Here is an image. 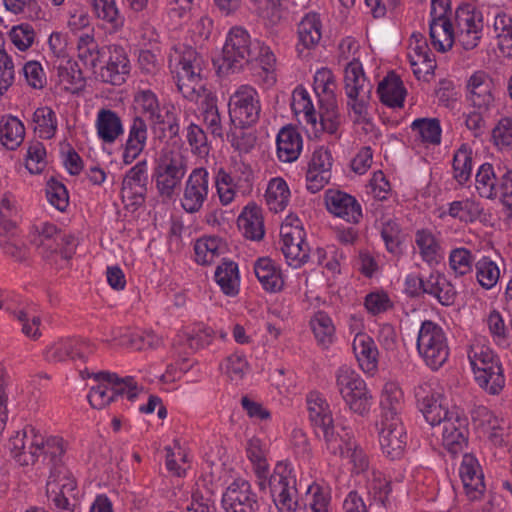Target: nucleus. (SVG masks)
Returning <instances> with one entry per match:
<instances>
[{
  "label": "nucleus",
  "instance_id": "423d86ee",
  "mask_svg": "<svg viewBox=\"0 0 512 512\" xmlns=\"http://www.w3.org/2000/svg\"><path fill=\"white\" fill-rule=\"evenodd\" d=\"M344 90L347 105L353 113V121L372 126L368 113L372 84L366 78L362 64L358 60L349 62L344 70Z\"/></svg>",
  "mask_w": 512,
  "mask_h": 512
},
{
  "label": "nucleus",
  "instance_id": "bb28decb",
  "mask_svg": "<svg viewBox=\"0 0 512 512\" xmlns=\"http://www.w3.org/2000/svg\"><path fill=\"white\" fill-rule=\"evenodd\" d=\"M414 242L422 261L427 265L437 266L444 259V248L441 239L431 230H417Z\"/></svg>",
  "mask_w": 512,
  "mask_h": 512
},
{
  "label": "nucleus",
  "instance_id": "2f4dec72",
  "mask_svg": "<svg viewBox=\"0 0 512 512\" xmlns=\"http://www.w3.org/2000/svg\"><path fill=\"white\" fill-rule=\"evenodd\" d=\"M276 144L279 160L286 163L296 161L303 147L300 133L292 127H284L279 131Z\"/></svg>",
  "mask_w": 512,
  "mask_h": 512
},
{
  "label": "nucleus",
  "instance_id": "09e8293b",
  "mask_svg": "<svg viewBox=\"0 0 512 512\" xmlns=\"http://www.w3.org/2000/svg\"><path fill=\"white\" fill-rule=\"evenodd\" d=\"M34 132L42 139H52L58 129L56 113L47 106L37 108L32 117Z\"/></svg>",
  "mask_w": 512,
  "mask_h": 512
},
{
  "label": "nucleus",
  "instance_id": "a878e982",
  "mask_svg": "<svg viewBox=\"0 0 512 512\" xmlns=\"http://www.w3.org/2000/svg\"><path fill=\"white\" fill-rule=\"evenodd\" d=\"M320 438L323 439L327 452L339 458H345L357 444L352 430L341 425H333L321 433Z\"/></svg>",
  "mask_w": 512,
  "mask_h": 512
},
{
  "label": "nucleus",
  "instance_id": "603ef678",
  "mask_svg": "<svg viewBox=\"0 0 512 512\" xmlns=\"http://www.w3.org/2000/svg\"><path fill=\"white\" fill-rule=\"evenodd\" d=\"M310 326L317 343L323 348H328L335 339V326L331 317L318 311L310 320Z\"/></svg>",
  "mask_w": 512,
  "mask_h": 512
},
{
  "label": "nucleus",
  "instance_id": "ddd939ff",
  "mask_svg": "<svg viewBox=\"0 0 512 512\" xmlns=\"http://www.w3.org/2000/svg\"><path fill=\"white\" fill-rule=\"evenodd\" d=\"M209 192V172L202 167L193 169L184 184L181 207L189 214L199 212L207 201Z\"/></svg>",
  "mask_w": 512,
  "mask_h": 512
},
{
  "label": "nucleus",
  "instance_id": "a18cd8bd",
  "mask_svg": "<svg viewBox=\"0 0 512 512\" xmlns=\"http://www.w3.org/2000/svg\"><path fill=\"white\" fill-rule=\"evenodd\" d=\"M37 232L34 243L39 253L44 258L49 259L50 256L58 252L60 248V230L52 223H42L37 228Z\"/></svg>",
  "mask_w": 512,
  "mask_h": 512
},
{
  "label": "nucleus",
  "instance_id": "412c9836",
  "mask_svg": "<svg viewBox=\"0 0 512 512\" xmlns=\"http://www.w3.org/2000/svg\"><path fill=\"white\" fill-rule=\"evenodd\" d=\"M92 353L90 344L82 338L59 339L45 350V358L49 362H63L68 359L86 360Z\"/></svg>",
  "mask_w": 512,
  "mask_h": 512
},
{
  "label": "nucleus",
  "instance_id": "6e6d98bb",
  "mask_svg": "<svg viewBox=\"0 0 512 512\" xmlns=\"http://www.w3.org/2000/svg\"><path fill=\"white\" fill-rule=\"evenodd\" d=\"M475 276L485 290L494 288L500 279V268L489 256H483L475 263Z\"/></svg>",
  "mask_w": 512,
  "mask_h": 512
},
{
  "label": "nucleus",
  "instance_id": "4d7b16f0",
  "mask_svg": "<svg viewBox=\"0 0 512 512\" xmlns=\"http://www.w3.org/2000/svg\"><path fill=\"white\" fill-rule=\"evenodd\" d=\"M473 151L467 144H462L453 156V177L460 184H466L472 172Z\"/></svg>",
  "mask_w": 512,
  "mask_h": 512
},
{
  "label": "nucleus",
  "instance_id": "c756f323",
  "mask_svg": "<svg viewBox=\"0 0 512 512\" xmlns=\"http://www.w3.org/2000/svg\"><path fill=\"white\" fill-rule=\"evenodd\" d=\"M352 348L361 369L365 373L374 374L379 356L374 340L366 333H359L354 337Z\"/></svg>",
  "mask_w": 512,
  "mask_h": 512
},
{
  "label": "nucleus",
  "instance_id": "6ab92c4d",
  "mask_svg": "<svg viewBox=\"0 0 512 512\" xmlns=\"http://www.w3.org/2000/svg\"><path fill=\"white\" fill-rule=\"evenodd\" d=\"M322 32L323 23L320 14L308 12L300 19L296 28V51L300 57L307 56L319 45Z\"/></svg>",
  "mask_w": 512,
  "mask_h": 512
},
{
  "label": "nucleus",
  "instance_id": "cd10ccee",
  "mask_svg": "<svg viewBox=\"0 0 512 512\" xmlns=\"http://www.w3.org/2000/svg\"><path fill=\"white\" fill-rule=\"evenodd\" d=\"M306 401L310 423L315 434L321 437V433L334 425L330 406L326 399L318 392L309 393Z\"/></svg>",
  "mask_w": 512,
  "mask_h": 512
},
{
  "label": "nucleus",
  "instance_id": "13d9d810",
  "mask_svg": "<svg viewBox=\"0 0 512 512\" xmlns=\"http://www.w3.org/2000/svg\"><path fill=\"white\" fill-rule=\"evenodd\" d=\"M493 33L501 52L512 58V18L504 13L496 15Z\"/></svg>",
  "mask_w": 512,
  "mask_h": 512
},
{
  "label": "nucleus",
  "instance_id": "a19ab883",
  "mask_svg": "<svg viewBox=\"0 0 512 512\" xmlns=\"http://www.w3.org/2000/svg\"><path fill=\"white\" fill-rule=\"evenodd\" d=\"M341 124V117L335 100L319 103V113L317 116V126L311 128L310 132L314 137H318L320 133L327 132L335 134Z\"/></svg>",
  "mask_w": 512,
  "mask_h": 512
},
{
  "label": "nucleus",
  "instance_id": "2eb2a0df",
  "mask_svg": "<svg viewBox=\"0 0 512 512\" xmlns=\"http://www.w3.org/2000/svg\"><path fill=\"white\" fill-rule=\"evenodd\" d=\"M107 58L101 67V80L105 83L120 86L126 82L130 73V63L124 50L116 45L98 50V58Z\"/></svg>",
  "mask_w": 512,
  "mask_h": 512
},
{
  "label": "nucleus",
  "instance_id": "052dcab7",
  "mask_svg": "<svg viewBox=\"0 0 512 512\" xmlns=\"http://www.w3.org/2000/svg\"><path fill=\"white\" fill-rule=\"evenodd\" d=\"M7 34L14 49L20 53L27 52L36 39V32L29 23L14 25Z\"/></svg>",
  "mask_w": 512,
  "mask_h": 512
},
{
  "label": "nucleus",
  "instance_id": "ea45409f",
  "mask_svg": "<svg viewBox=\"0 0 512 512\" xmlns=\"http://www.w3.org/2000/svg\"><path fill=\"white\" fill-rule=\"evenodd\" d=\"M254 62H256L253 72L254 81L264 88L272 87L277 78L275 73L276 58L270 47H263L262 54Z\"/></svg>",
  "mask_w": 512,
  "mask_h": 512
},
{
  "label": "nucleus",
  "instance_id": "c03bdc74",
  "mask_svg": "<svg viewBox=\"0 0 512 512\" xmlns=\"http://www.w3.org/2000/svg\"><path fill=\"white\" fill-rule=\"evenodd\" d=\"M214 278L225 295L233 297L238 294L240 277L238 265L235 262L223 261L216 268Z\"/></svg>",
  "mask_w": 512,
  "mask_h": 512
},
{
  "label": "nucleus",
  "instance_id": "0e129e2a",
  "mask_svg": "<svg viewBox=\"0 0 512 512\" xmlns=\"http://www.w3.org/2000/svg\"><path fill=\"white\" fill-rule=\"evenodd\" d=\"M478 386L489 395H499L506 384V378L503 368H497L488 373H479L477 378H474Z\"/></svg>",
  "mask_w": 512,
  "mask_h": 512
},
{
  "label": "nucleus",
  "instance_id": "f704fd0d",
  "mask_svg": "<svg viewBox=\"0 0 512 512\" xmlns=\"http://www.w3.org/2000/svg\"><path fill=\"white\" fill-rule=\"evenodd\" d=\"M410 128L414 141L425 147L441 143L442 129L437 118H417L411 123Z\"/></svg>",
  "mask_w": 512,
  "mask_h": 512
},
{
  "label": "nucleus",
  "instance_id": "1a4fd4ad",
  "mask_svg": "<svg viewBox=\"0 0 512 512\" xmlns=\"http://www.w3.org/2000/svg\"><path fill=\"white\" fill-rule=\"evenodd\" d=\"M336 386L351 411L361 416L369 413L372 395L358 373L348 366H341L336 371Z\"/></svg>",
  "mask_w": 512,
  "mask_h": 512
},
{
  "label": "nucleus",
  "instance_id": "37998d69",
  "mask_svg": "<svg viewBox=\"0 0 512 512\" xmlns=\"http://www.w3.org/2000/svg\"><path fill=\"white\" fill-rule=\"evenodd\" d=\"M403 399V392L398 383H385L380 398L382 418H401L400 412L403 408Z\"/></svg>",
  "mask_w": 512,
  "mask_h": 512
},
{
  "label": "nucleus",
  "instance_id": "69168bd1",
  "mask_svg": "<svg viewBox=\"0 0 512 512\" xmlns=\"http://www.w3.org/2000/svg\"><path fill=\"white\" fill-rule=\"evenodd\" d=\"M47 153L43 143L31 142L27 147L25 166L31 174H40L47 164Z\"/></svg>",
  "mask_w": 512,
  "mask_h": 512
},
{
  "label": "nucleus",
  "instance_id": "4468645a",
  "mask_svg": "<svg viewBox=\"0 0 512 512\" xmlns=\"http://www.w3.org/2000/svg\"><path fill=\"white\" fill-rule=\"evenodd\" d=\"M124 394L130 401L138 396V386L133 377L119 378L115 373L98 371V405H108L116 396Z\"/></svg>",
  "mask_w": 512,
  "mask_h": 512
},
{
  "label": "nucleus",
  "instance_id": "20e7f679",
  "mask_svg": "<svg viewBox=\"0 0 512 512\" xmlns=\"http://www.w3.org/2000/svg\"><path fill=\"white\" fill-rule=\"evenodd\" d=\"M168 64L171 72L175 73L178 91L193 100L203 88L204 58L193 47L178 44L171 48Z\"/></svg>",
  "mask_w": 512,
  "mask_h": 512
},
{
  "label": "nucleus",
  "instance_id": "f3484780",
  "mask_svg": "<svg viewBox=\"0 0 512 512\" xmlns=\"http://www.w3.org/2000/svg\"><path fill=\"white\" fill-rule=\"evenodd\" d=\"M406 431L401 418H382L379 442L383 454L391 460L402 457L406 447Z\"/></svg>",
  "mask_w": 512,
  "mask_h": 512
},
{
  "label": "nucleus",
  "instance_id": "0eeeda50",
  "mask_svg": "<svg viewBox=\"0 0 512 512\" xmlns=\"http://www.w3.org/2000/svg\"><path fill=\"white\" fill-rule=\"evenodd\" d=\"M187 169V161L179 151L168 148L161 150L156 160L153 178L158 195L163 201L174 199Z\"/></svg>",
  "mask_w": 512,
  "mask_h": 512
},
{
  "label": "nucleus",
  "instance_id": "72a5a7b5",
  "mask_svg": "<svg viewBox=\"0 0 512 512\" xmlns=\"http://www.w3.org/2000/svg\"><path fill=\"white\" fill-rule=\"evenodd\" d=\"M255 275L263 289L270 293L280 292L284 279L280 268L270 258H260L254 265Z\"/></svg>",
  "mask_w": 512,
  "mask_h": 512
},
{
  "label": "nucleus",
  "instance_id": "dca6fc26",
  "mask_svg": "<svg viewBox=\"0 0 512 512\" xmlns=\"http://www.w3.org/2000/svg\"><path fill=\"white\" fill-rule=\"evenodd\" d=\"M222 507L226 512H253L258 507L257 495L249 481L235 479L222 495Z\"/></svg>",
  "mask_w": 512,
  "mask_h": 512
},
{
  "label": "nucleus",
  "instance_id": "393cba45",
  "mask_svg": "<svg viewBox=\"0 0 512 512\" xmlns=\"http://www.w3.org/2000/svg\"><path fill=\"white\" fill-rule=\"evenodd\" d=\"M492 87V79L485 71H475L466 83L467 100L478 110L488 111L494 101Z\"/></svg>",
  "mask_w": 512,
  "mask_h": 512
},
{
  "label": "nucleus",
  "instance_id": "9d476101",
  "mask_svg": "<svg viewBox=\"0 0 512 512\" xmlns=\"http://www.w3.org/2000/svg\"><path fill=\"white\" fill-rule=\"evenodd\" d=\"M229 116L233 123L242 127L256 124L260 118L262 106L258 91L251 85H240L230 96Z\"/></svg>",
  "mask_w": 512,
  "mask_h": 512
},
{
  "label": "nucleus",
  "instance_id": "39448f33",
  "mask_svg": "<svg viewBox=\"0 0 512 512\" xmlns=\"http://www.w3.org/2000/svg\"><path fill=\"white\" fill-rule=\"evenodd\" d=\"M263 47L268 46L253 40L244 27L234 26L226 35L219 69L226 74L240 72L259 58Z\"/></svg>",
  "mask_w": 512,
  "mask_h": 512
},
{
  "label": "nucleus",
  "instance_id": "79ce46f5",
  "mask_svg": "<svg viewBox=\"0 0 512 512\" xmlns=\"http://www.w3.org/2000/svg\"><path fill=\"white\" fill-rule=\"evenodd\" d=\"M25 137L24 124L15 116L5 115L0 120V143L9 150L21 145Z\"/></svg>",
  "mask_w": 512,
  "mask_h": 512
},
{
  "label": "nucleus",
  "instance_id": "f257e3e1",
  "mask_svg": "<svg viewBox=\"0 0 512 512\" xmlns=\"http://www.w3.org/2000/svg\"><path fill=\"white\" fill-rule=\"evenodd\" d=\"M266 453V447L259 438L253 437L247 441L246 455L259 480L260 489H264L267 482L272 501L278 512H296L300 504L295 467L290 461L281 460L276 462L272 473L269 474Z\"/></svg>",
  "mask_w": 512,
  "mask_h": 512
},
{
  "label": "nucleus",
  "instance_id": "864d4df0",
  "mask_svg": "<svg viewBox=\"0 0 512 512\" xmlns=\"http://www.w3.org/2000/svg\"><path fill=\"white\" fill-rule=\"evenodd\" d=\"M265 197L270 210L274 212L284 210L290 199V190L286 181L280 177L272 178L268 183Z\"/></svg>",
  "mask_w": 512,
  "mask_h": 512
},
{
  "label": "nucleus",
  "instance_id": "4c0bfd02",
  "mask_svg": "<svg viewBox=\"0 0 512 512\" xmlns=\"http://www.w3.org/2000/svg\"><path fill=\"white\" fill-rule=\"evenodd\" d=\"M291 107L296 116L302 117L299 121L305 123L308 132L317 126L318 113L309 92L303 86H297L293 90Z\"/></svg>",
  "mask_w": 512,
  "mask_h": 512
},
{
  "label": "nucleus",
  "instance_id": "de8ad7c7",
  "mask_svg": "<svg viewBox=\"0 0 512 512\" xmlns=\"http://www.w3.org/2000/svg\"><path fill=\"white\" fill-rule=\"evenodd\" d=\"M475 189L478 195L486 199L498 197V180L494 167L490 163H483L475 175Z\"/></svg>",
  "mask_w": 512,
  "mask_h": 512
},
{
  "label": "nucleus",
  "instance_id": "473e14b6",
  "mask_svg": "<svg viewBox=\"0 0 512 512\" xmlns=\"http://www.w3.org/2000/svg\"><path fill=\"white\" fill-rule=\"evenodd\" d=\"M467 356L474 378H477L481 372L488 373L497 368H503L499 356L489 347L472 345L468 349Z\"/></svg>",
  "mask_w": 512,
  "mask_h": 512
},
{
  "label": "nucleus",
  "instance_id": "aec40b11",
  "mask_svg": "<svg viewBox=\"0 0 512 512\" xmlns=\"http://www.w3.org/2000/svg\"><path fill=\"white\" fill-rule=\"evenodd\" d=\"M327 210L336 217L357 224L362 218V209L357 199L340 190L329 189L325 192Z\"/></svg>",
  "mask_w": 512,
  "mask_h": 512
},
{
  "label": "nucleus",
  "instance_id": "f8f14e48",
  "mask_svg": "<svg viewBox=\"0 0 512 512\" xmlns=\"http://www.w3.org/2000/svg\"><path fill=\"white\" fill-rule=\"evenodd\" d=\"M76 481L64 463L51 468L46 483V495L58 512H74L68 497L76 489Z\"/></svg>",
  "mask_w": 512,
  "mask_h": 512
},
{
  "label": "nucleus",
  "instance_id": "e433bc0d",
  "mask_svg": "<svg viewBox=\"0 0 512 512\" xmlns=\"http://www.w3.org/2000/svg\"><path fill=\"white\" fill-rule=\"evenodd\" d=\"M377 94L384 105L401 108L404 104L406 90L401 79L396 74L390 73L379 82Z\"/></svg>",
  "mask_w": 512,
  "mask_h": 512
},
{
  "label": "nucleus",
  "instance_id": "8fccbe9b",
  "mask_svg": "<svg viewBox=\"0 0 512 512\" xmlns=\"http://www.w3.org/2000/svg\"><path fill=\"white\" fill-rule=\"evenodd\" d=\"M225 251V245L218 237H203L194 245L195 261L201 265H209Z\"/></svg>",
  "mask_w": 512,
  "mask_h": 512
},
{
  "label": "nucleus",
  "instance_id": "5fc2aeb1",
  "mask_svg": "<svg viewBox=\"0 0 512 512\" xmlns=\"http://www.w3.org/2000/svg\"><path fill=\"white\" fill-rule=\"evenodd\" d=\"M475 263L474 254L465 247L453 248L448 256V266L454 277L471 274Z\"/></svg>",
  "mask_w": 512,
  "mask_h": 512
},
{
  "label": "nucleus",
  "instance_id": "c85d7f7f",
  "mask_svg": "<svg viewBox=\"0 0 512 512\" xmlns=\"http://www.w3.org/2000/svg\"><path fill=\"white\" fill-rule=\"evenodd\" d=\"M429 295L443 306H451L456 300V290L446 276L432 271L424 276L423 295Z\"/></svg>",
  "mask_w": 512,
  "mask_h": 512
},
{
  "label": "nucleus",
  "instance_id": "9b49d317",
  "mask_svg": "<svg viewBox=\"0 0 512 512\" xmlns=\"http://www.w3.org/2000/svg\"><path fill=\"white\" fill-rule=\"evenodd\" d=\"M19 218V207L14 195L5 193L0 199V247L3 252L16 259L22 258V249L16 238V223Z\"/></svg>",
  "mask_w": 512,
  "mask_h": 512
},
{
  "label": "nucleus",
  "instance_id": "e2e57ef3",
  "mask_svg": "<svg viewBox=\"0 0 512 512\" xmlns=\"http://www.w3.org/2000/svg\"><path fill=\"white\" fill-rule=\"evenodd\" d=\"M46 197L48 202L60 212L66 211L69 206L67 188L55 177H51L47 180Z\"/></svg>",
  "mask_w": 512,
  "mask_h": 512
},
{
  "label": "nucleus",
  "instance_id": "c9c22d12",
  "mask_svg": "<svg viewBox=\"0 0 512 512\" xmlns=\"http://www.w3.org/2000/svg\"><path fill=\"white\" fill-rule=\"evenodd\" d=\"M237 225L247 239L258 241L264 236L262 212L255 204L247 205L243 209L237 219Z\"/></svg>",
  "mask_w": 512,
  "mask_h": 512
},
{
  "label": "nucleus",
  "instance_id": "58836bf2",
  "mask_svg": "<svg viewBox=\"0 0 512 512\" xmlns=\"http://www.w3.org/2000/svg\"><path fill=\"white\" fill-rule=\"evenodd\" d=\"M134 108L148 116L154 125L164 124L160 103L157 95L149 88H141L134 93Z\"/></svg>",
  "mask_w": 512,
  "mask_h": 512
},
{
  "label": "nucleus",
  "instance_id": "4be33fe9",
  "mask_svg": "<svg viewBox=\"0 0 512 512\" xmlns=\"http://www.w3.org/2000/svg\"><path fill=\"white\" fill-rule=\"evenodd\" d=\"M442 445L452 455L463 451L467 445L468 420L458 412L442 424Z\"/></svg>",
  "mask_w": 512,
  "mask_h": 512
},
{
  "label": "nucleus",
  "instance_id": "5701e85b",
  "mask_svg": "<svg viewBox=\"0 0 512 512\" xmlns=\"http://www.w3.org/2000/svg\"><path fill=\"white\" fill-rule=\"evenodd\" d=\"M147 160L137 162L125 175L122 184L123 199L131 200L132 205H142L147 192Z\"/></svg>",
  "mask_w": 512,
  "mask_h": 512
},
{
  "label": "nucleus",
  "instance_id": "680f3d73",
  "mask_svg": "<svg viewBox=\"0 0 512 512\" xmlns=\"http://www.w3.org/2000/svg\"><path fill=\"white\" fill-rule=\"evenodd\" d=\"M483 208L474 199L468 198L461 201H453L449 205L448 214L464 222H473L480 217Z\"/></svg>",
  "mask_w": 512,
  "mask_h": 512
},
{
  "label": "nucleus",
  "instance_id": "7ed1b4c3",
  "mask_svg": "<svg viewBox=\"0 0 512 512\" xmlns=\"http://www.w3.org/2000/svg\"><path fill=\"white\" fill-rule=\"evenodd\" d=\"M66 442L58 436H44L33 427H25L9 440L8 448L12 457L23 466L33 465L40 456L49 469L64 463Z\"/></svg>",
  "mask_w": 512,
  "mask_h": 512
},
{
  "label": "nucleus",
  "instance_id": "338daca9",
  "mask_svg": "<svg viewBox=\"0 0 512 512\" xmlns=\"http://www.w3.org/2000/svg\"><path fill=\"white\" fill-rule=\"evenodd\" d=\"M187 512H217L212 492L201 490L197 485L191 492V500L185 507Z\"/></svg>",
  "mask_w": 512,
  "mask_h": 512
},
{
  "label": "nucleus",
  "instance_id": "6e6552de",
  "mask_svg": "<svg viewBox=\"0 0 512 512\" xmlns=\"http://www.w3.org/2000/svg\"><path fill=\"white\" fill-rule=\"evenodd\" d=\"M420 358L432 370H438L448 360L450 348L444 329L432 320L421 323L416 339Z\"/></svg>",
  "mask_w": 512,
  "mask_h": 512
},
{
  "label": "nucleus",
  "instance_id": "774afa93",
  "mask_svg": "<svg viewBox=\"0 0 512 512\" xmlns=\"http://www.w3.org/2000/svg\"><path fill=\"white\" fill-rule=\"evenodd\" d=\"M381 236L390 253L401 252V228L394 219L388 218L382 221Z\"/></svg>",
  "mask_w": 512,
  "mask_h": 512
},
{
  "label": "nucleus",
  "instance_id": "3c124183",
  "mask_svg": "<svg viewBox=\"0 0 512 512\" xmlns=\"http://www.w3.org/2000/svg\"><path fill=\"white\" fill-rule=\"evenodd\" d=\"M484 323L496 346L507 348L510 345L511 337L509 327L506 325L504 317L498 310L493 309L489 311L484 319Z\"/></svg>",
  "mask_w": 512,
  "mask_h": 512
},
{
  "label": "nucleus",
  "instance_id": "7c9ffc66",
  "mask_svg": "<svg viewBox=\"0 0 512 512\" xmlns=\"http://www.w3.org/2000/svg\"><path fill=\"white\" fill-rule=\"evenodd\" d=\"M124 124L120 115L108 108L98 110V139L104 145L116 143L124 135Z\"/></svg>",
  "mask_w": 512,
  "mask_h": 512
},
{
  "label": "nucleus",
  "instance_id": "f03ea898",
  "mask_svg": "<svg viewBox=\"0 0 512 512\" xmlns=\"http://www.w3.org/2000/svg\"><path fill=\"white\" fill-rule=\"evenodd\" d=\"M482 30V13L468 4L457 8L454 24L450 20L429 23L431 43L440 52L451 49L454 43L465 50L474 49L482 37Z\"/></svg>",
  "mask_w": 512,
  "mask_h": 512
},
{
  "label": "nucleus",
  "instance_id": "bf43d9fd",
  "mask_svg": "<svg viewBox=\"0 0 512 512\" xmlns=\"http://www.w3.org/2000/svg\"><path fill=\"white\" fill-rule=\"evenodd\" d=\"M336 81L332 71L328 68L318 69L314 75L313 90L319 103L335 100Z\"/></svg>",
  "mask_w": 512,
  "mask_h": 512
},
{
  "label": "nucleus",
  "instance_id": "49530a36",
  "mask_svg": "<svg viewBox=\"0 0 512 512\" xmlns=\"http://www.w3.org/2000/svg\"><path fill=\"white\" fill-rule=\"evenodd\" d=\"M77 57L80 64L92 74L96 69V33L89 29L88 33L77 35Z\"/></svg>",
  "mask_w": 512,
  "mask_h": 512
},
{
  "label": "nucleus",
  "instance_id": "a211bd4d",
  "mask_svg": "<svg viewBox=\"0 0 512 512\" xmlns=\"http://www.w3.org/2000/svg\"><path fill=\"white\" fill-rule=\"evenodd\" d=\"M415 396L420 411L431 426L441 425L452 413L458 412L456 409L449 410L446 398L428 387H418Z\"/></svg>",
  "mask_w": 512,
  "mask_h": 512
},
{
  "label": "nucleus",
  "instance_id": "b1692460",
  "mask_svg": "<svg viewBox=\"0 0 512 512\" xmlns=\"http://www.w3.org/2000/svg\"><path fill=\"white\" fill-rule=\"evenodd\" d=\"M459 475L469 500H480L485 492L484 475L478 460L471 454L463 456Z\"/></svg>",
  "mask_w": 512,
  "mask_h": 512
}]
</instances>
